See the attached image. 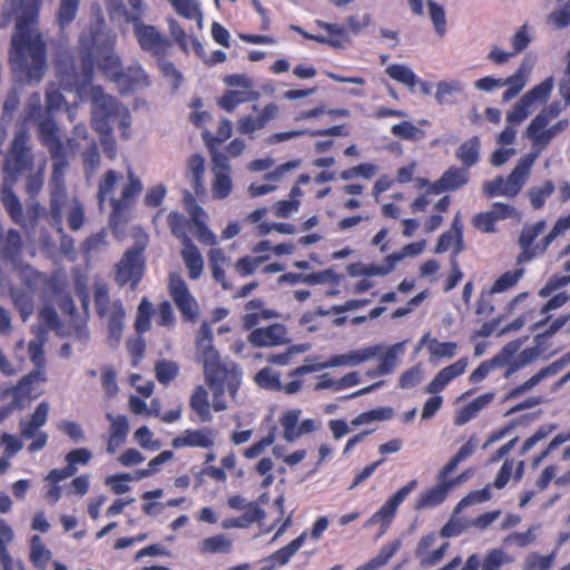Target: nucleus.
Segmentation results:
<instances>
[{"instance_id": "1", "label": "nucleus", "mask_w": 570, "mask_h": 570, "mask_svg": "<svg viewBox=\"0 0 570 570\" xmlns=\"http://www.w3.org/2000/svg\"><path fill=\"white\" fill-rule=\"evenodd\" d=\"M116 39V35L107 30L102 16L85 27L79 36L80 62L76 63L68 51L56 61V73L61 86L67 90L86 88L92 81L96 63L114 81L122 69L120 57L114 52Z\"/></svg>"}, {"instance_id": "2", "label": "nucleus", "mask_w": 570, "mask_h": 570, "mask_svg": "<svg viewBox=\"0 0 570 570\" xmlns=\"http://www.w3.org/2000/svg\"><path fill=\"white\" fill-rule=\"evenodd\" d=\"M42 0H19L16 6V26L11 37L9 61L29 81L39 82L48 68L47 45L39 31Z\"/></svg>"}, {"instance_id": "3", "label": "nucleus", "mask_w": 570, "mask_h": 570, "mask_svg": "<svg viewBox=\"0 0 570 570\" xmlns=\"http://www.w3.org/2000/svg\"><path fill=\"white\" fill-rule=\"evenodd\" d=\"M122 178L120 173L109 169L98 183V204L102 208L104 204L109 202L111 207L109 223L111 226L121 225L127 222L128 215L134 209L137 198L144 189L141 180L129 169L127 171V183L122 186L120 196L115 197L116 187Z\"/></svg>"}, {"instance_id": "4", "label": "nucleus", "mask_w": 570, "mask_h": 570, "mask_svg": "<svg viewBox=\"0 0 570 570\" xmlns=\"http://www.w3.org/2000/svg\"><path fill=\"white\" fill-rule=\"evenodd\" d=\"M120 111V105L112 96L107 95L101 88H96L92 95V126L101 134L100 144L107 158L114 160L117 156L116 140L111 135L110 122Z\"/></svg>"}, {"instance_id": "5", "label": "nucleus", "mask_w": 570, "mask_h": 570, "mask_svg": "<svg viewBox=\"0 0 570 570\" xmlns=\"http://www.w3.org/2000/svg\"><path fill=\"white\" fill-rule=\"evenodd\" d=\"M35 168V154L31 136L27 129L16 131L2 166V180L17 184L22 176Z\"/></svg>"}, {"instance_id": "6", "label": "nucleus", "mask_w": 570, "mask_h": 570, "mask_svg": "<svg viewBox=\"0 0 570 570\" xmlns=\"http://www.w3.org/2000/svg\"><path fill=\"white\" fill-rule=\"evenodd\" d=\"M94 303L97 316L107 323L109 345L117 347L122 336L126 317L121 299H111L108 285L100 283L94 287Z\"/></svg>"}, {"instance_id": "7", "label": "nucleus", "mask_w": 570, "mask_h": 570, "mask_svg": "<svg viewBox=\"0 0 570 570\" xmlns=\"http://www.w3.org/2000/svg\"><path fill=\"white\" fill-rule=\"evenodd\" d=\"M203 363L207 384L216 391V396L227 391L232 397H235L242 379L239 367L232 362H220L218 352L212 348L208 350L207 360Z\"/></svg>"}, {"instance_id": "8", "label": "nucleus", "mask_w": 570, "mask_h": 570, "mask_svg": "<svg viewBox=\"0 0 570 570\" xmlns=\"http://www.w3.org/2000/svg\"><path fill=\"white\" fill-rule=\"evenodd\" d=\"M475 446V442L470 439L459 449L450 461L440 470L438 474V483L420 493L415 502V510L434 508L445 501L449 492L451 491L445 483V478L454 472L462 461L473 454Z\"/></svg>"}, {"instance_id": "9", "label": "nucleus", "mask_w": 570, "mask_h": 570, "mask_svg": "<svg viewBox=\"0 0 570 570\" xmlns=\"http://www.w3.org/2000/svg\"><path fill=\"white\" fill-rule=\"evenodd\" d=\"M53 160L51 173V197H50V217L53 224H62V208L67 203V193L65 188V173L69 166L67 149H62L58 156H50Z\"/></svg>"}, {"instance_id": "10", "label": "nucleus", "mask_w": 570, "mask_h": 570, "mask_svg": "<svg viewBox=\"0 0 570 570\" xmlns=\"http://www.w3.org/2000/svg\"><path fill=\"white\" fill-rule=\"evenodd\" d=\"M145 245L135 243L116 264L115 281L119 286L127 284L134 289L142 278L145 269Z\"/></svg>"}, {"instance_id": "11", "label": "nucleus", "mask_w": 570, "mask_h": 570, "mask_svg": "<svg viewBox=\"0 0 570 570\" xmlns=\"http://www.w3.org/2000/svg\"><path fill=\"white\" fill-rule=\"evenodd\" d=\"M49 403L42 401L38 404L30 420H21L19 423L20 438L32 440L27 446L29 453H37L46 448L48 443V434L40 429L47 423L49 414Z\"/></svg>"}, {"instance_id": "12", "label": "nucleus", "mask_w": 570, "mask_h": 570, "mask_svg": "<svg viewBox=\"0 0 570 570\" xmlns=\"http://www.w3.org/2000/svg\"><path fill=\"white\" fill-rule=\"evenodd\" d=\"M168 294L178 308L185 322H196L199 316V306L190 293L187 283L178 273H169Z\"/></svg>"}, {"instance_id": "13", "label": "nucleus", "mask_w": 570, "mask_h": 570, "mask_svg": "<svg viewBox=\"0 0 570 570\" xmlns=\"http://www.w3.org/2000/svg\"><path fill=\"white\" fill-rule=\"evenodd\" d=\"M380 346H368L363 350L352 351L347 354H338L332 356L328 361L320 364H304L288 373L291 377H299L308 373L317 372L322 368L336 367L342 365H358L374 356L380 352Z\"/></svg>"}, {"instance_id": "14", "label": "nucleus", "mask_w": 570, "mask_h": 570, "mask_svg": "<svg viewBox=\"0 0 570 570\" xmlns=\"http://www.w3.org/2000/svg\"><path fill=\"white\" fill-rule=\"evenodd\" d=\"M553 89L552 77L546 78L542 82L534 86L525 92L513 106L507 115V121L510 125H519L530 114V108L537 102H544L551 95Z\"/></svg>"}, {"instance_id": "15", "label": "nucleus", "mask_w": 570, "mask_h": 570, "mask_svg": "<svg viewBox=\"0 0 570 570\" xmlns=\"http://www.w3.org/2000/svg\"><path fill=\"white\" fill-rule=\"evenodd\" d=\"M132 30L142 51L150 53L155 59L167 57L171 41L155 26L141 21L134 24Z\"/></svg>"}, {"instance_id": "16", "label": "nucleus", "mask_w": 570, "mask_h": 570, "mask_svg": "<svg viewBox=\"0 0 570 570\" xmlns=\"http://www.w3.org/2000/svg\"><path fill=\"white\" fill-rule=\"evenodd\" d=\"M417 487L415 479L400 488L391 495L384 504L366 521V527L380 524L381 534L385 533L395 518L399 507L405 501L409 494Z\"/></svg>"}, {"instance_id": "17", "label": "nucleus", "mask_w": 570, "mask_h": 570, "mask_svg": "<svg viewBox=\"0 0 570 570\" xmlns=\"http://www.w3.org/2000/svg\"><path fill=\"white\" fill-rule=\"evenodd\" d=\"M315 23L321 29L325 30L328 33V37L312 35L298 26H292L291 28L305 39L314 40L321 45H328L333 48H344L346 43H350V38L345 26L330 23L322 20H316Z\"/></svg>"}, {"instance_id": "18", "label": "nucleus", "mask_w": 570, "mask_h": 570, "mask_svg": "<svg viewBox=\"0 0 570 570\" xmlns=\"http://www.w3.org/2000/svg\"><path fill=\"white\" fill-rule=\"evenodd\" d=\"M42 379L40 372H30L22 377L19 383L11 390L12 401L8 406L0 407V424L9 417L14 409L24 407L31 400L38 396L32 389V380Z\"/></svg>"}, {"instance_id": "19", "label": "nucleus", "mask_w": 570, "mask_h": 570, "mask_svg": "<svg viewBox=\"0 0 570 570\" xmlns=\"http://www.w3.org/2000/svg\"><path fill=\"white\" fill-rule=\"evenodd\" d=\"M569 362H570V354H564L559 360L542 367L538 373L532 375L529 380H527L522 384L511 389L508 392V394L505 395V400L517 399V397L521 396L522 394L532 390L534 386H537L543 380L556 376L564 368V366Z\"/></svg>"}, {"instance_id": "20", "label": "nucleus", "mask_w": 570, "mask_h": 570, "mask_svg": "<svg viewBox=\"0 0 570 570\" xmlns=\"http://www.w3.org/2000/svg\"><path fill=\"white\" fill-rule=\"evenodd\" d=\"M254 347H273L288 342L287 328L281 323H274L265 327L254 328L247 337Z\"/></svg>"}, {"instance_id": "21", "label": "nucleus", "mask_w": 570, "mask_h": 570, "mask_svg": "<svg viewBox=\"0 0 570 570\" xmlns=\"http://www.w3.org/2000/svg\"><path fill=\"white\" fill-rule=\"evenodd\" d=\"M436 534L430 532L423 535L416 544L414 556L419 560L420 566L423 568H431L436 566L444 558L446 550L450 547L449 542L442 543L438 549L432 550L436 542Z\"/></svg>"}, {"instance_id": "22", "label": "nucleus", "mask_w": 570, "mask_h": 570, "mask_svg": "<svg viewBox=\"0 0 570 570\" xmlns=\"http://www.w3.org/2000/svg\"><path fill=\"white\" fill-rule=\"evenodd\" d=\"M184 203L196 228L198 240L204 245H216V236L206 224L207 215L205 210L196 204L194 196L189 191L185 193Z\"/></svg>"}, {"instance_id": "23", "label": "nucleus", "mask_w": 570, "mask_h": 570, "mask_svg": "<svg viewBox=\"0 0 570 570\" xmlns=\"http://www.w3.org/2000/svg\"><path fill=\"white\" fill-rule=\"evenodd\" d=\"M119 91L125 95L150 86V78L139 63L129 66L117 75L114 80Z\"/></svg>"}, {"instance_id": "24", "label": "nucleus", "mask_w": 570, "mask_h": 570, "mask_svg": "<svg viewBox=\"0 0 570 570\" xmlns=\"http://www.w3.org/2000/svg\"><path fill=\"white\" fill-rule=\"evenodd\" d=\"M535 159L537 154L525 155L507 178L502 177L503 196L514 197L520 193Z\"/></svg>"}, {"instance_id": "25", "label": "nucleus", "mask_w": 570, "mask_h": 570, "mask_svg": "<svg viewBox=\"0 0 570 570\" xmlns=\"http://www.w3.org/2000/svg\"><path fill=\"white\" fill-rule=\"evenodd\" d=\"M214 432L209 428H202L197 430L187 429L179 436L171 441L175 449L180 448H200L210 449L214 446Z\"/></svg>"}, {"instance_id": "26", "label": "nucleus", "mask_w": 570, "mask_h": 570, "mask_svg": "<svg viewBox=\"0 0 570 570\" xmlns=\"http://www.w3.org/2000/svg\"><path fill=\"white\" fill-rule=\"evenodd\" d=\"M37 131L40 144L48 149L50 156H58L66 148L60 138L59 127L51 116L38 122Z\"/></svg>"}, {"instance_id": "27", "label": "nucleus", "mask_w": 570, "mask_h": 570, "mask_svg": "<svg viewBox=\"0 0 570 570\" xmlns=\"http://www.w3.org/2000/svg\"><path fill=\"white\" fill-rule=\"evenodd\" d=\"M469 181L468 168H458L455 166L445 170L442 176L430 185L429 194L439 195L444 191L456 190Z\"/></svg>"}, {"instance_id": "28", "label": "nucleus", "mask_w": 570, "mask_h": 570, "mask_svg": "<svg viewBox=\"0 0 570 570\" xmlns=\"http://www.w3.org/2000/svg\"><path fill=\"white\" fill-rule=\"evenodd\" d=\"M544 220H538L533 225H527L522 228L519 237V245L521 247V253L518 256L519 264L529 262L537 256L534 240L544 230Z\"/></svg>"}, {"instance_id": "29", "label": "nucleus", "mask_w": 570, "mask_h": 570, "mask_svg": "<svg viewBox=\"0 0 570 570\" xmlns=\"http://www.w3.org/2000/svg\"><path fill=\"white\" fill-rule=\"evenodd\" d=\"M208 265L212 272V276L216 283H218L223 289L228 291L234 287L233 283L227 278L225 268L230 265V258L226 256L225 252L220 247H214L209 249Z\"/></svg>"}, {"instance_id": "30", "label": "nucleus", "mask_w": 570, "mask_h": 570, "mask_svg": "<svg viewBox=\"0 0 570 570\" xmlns=\"http://www.w3.org/2000/svg\"><path fill=\"white\" fill-rule=\"evenodd\" d=\"M106 419L110 422L107 452L114 454L127 439L129 422L126 415H114L111 413H107Z\"/></svg>"}, {"instance_id": "31", "label": "nucleus", "mask_w": 570, "mask_h": 570, "mask_svg": "<svg viewBox=\"0 0 570 570\" xmlns=\"http://www.w3.org/2000/svg\"><path fill=\"white\" fill-rule=\"evenodd\" d=\"M14 185L2 180L1 203L16 224L27 227L22 204L13 191Z\"/></svg>"}, {"instance_id": "32", "label": "nucleus", "mask_w": 570, "mask_h": 570, "mask_svg": "<svg viewBox=\"0 0 570 570\" xmlns=\"http://www.w3.org/2000/svg\"><path fill=\"white\" fill-rule=\"evenodd\" d=\"M181 258L188 271V277L193 281L198 279L204 271V259L194 242L181 245Z\"/></svg>"}, {"instance_id": "33", "label": "nucleus", "mask_w": 570, "mask_h": 570, "mask_svg": "<svg viewBox=\"0 0 570 570\" xmlns=\"http://www.w3.org/2000/svg\"><path fill=\"white\" fill-rule=\"evenodd\" d=\"M494 396L495 394L493 392H487L472 400L458 412L455 424L462 425L474 419L483 409L493 402Z\"/></svg>"}, {"instance_id": "34", "label": "nucleus", "mask_w": 570, "mask_h": 570, "mask_svg": "<svg viewBox=\"0 0 570 570\" xmlns=\"http://www.w3.org/2000/svg\"><path fill=\"white\" fill-rule=\"evenodd\" d=\"M245 309L248 312L244 316V326L246 328H254L261 320H269L277 316V313L272 309L264 308V302L262 298H253L245 305Z\"/></svg>"}, {"instance_id": "35", "label": "nucleus", "mask_w": 570, "mask_h": 570, "mask_svg": "<svg viewBox=\"0 0 570 570\" xmlns=\"http://www.w3.org/2000/svg\"><path fill=\"white\" fill-rule=\"evenodd\" d=\"M190 409L197 414V420L202 423L210 422L213 416L208 392L203 385H197L189 400Z\"/></svg>"}, {"instance_id": "36", "label": "nucleus", "mask_w": 570, "mask_h": 570, "mask_svg": "<svg viewBox=\"0 0 570 570\" xmlns=\"http://www.w3.org/2000/svg\"><path fill=\"white\" fill-rule=\"evenodd\" d=\"M307 539V532H302L296 539L285 547L272 553L266 561L272 562L269 566L282 567L289 562L293 556L302 548Z\"/></svg>"}, {"instance_id": "37", "label": "nucleus", "mask_w": 570, "mask_h": 570, "mask_svg": "<svg viewBox=\"0 0 570 570\" xmlns=\"http://www.w3.org/2000/svg\"><path fill=\"white\" fill-rule=\"evenodd\" d=\"M307 539V532H302L296 539L285 547L272 553L266 561L272 562L269 566L282 567L289 562L293 556L302 548Z\"/></svg>"}, {"instance_id": "38", "label": "nucleus", "mask_w": 570, "mask_h": 570, "mask_svg": "<svg viewBox=\"0 0 570 570\" xmlns=\"http://www.w3.org/2000/svg\"><path fill=\"white\" fill-rule=\"evenodd\" d=\"M258 94L246 90H226L217 100V105L227 112H233L240 104L256 100Z\"/></svg>"}, {"instance_id": "39", "label": "nucleus", "mask_w": 570, "mask_h": 570, "mask_svg": "<svg viewBox=\"0 0 570 570\" xmlns=\"http://www.w3.org/2000/svg\"><path fill=\"white\" fill-rule=\"evenodd\" d=\"M569 126L568 119H561L552 125L550 128L540 129L538 131L532 132L530 130V125L527 129L528 137L532 140L533 145L540 148H544L549 145V142L559 134L563 132Z\"/></svg>"}, {"instance_id": "40", "label": "nucleus", "mask_w": 570, "mask_h": 570, "mask_svg": "<svg viewBox=\"0 0 570 570\" xmlns=\"http://www.w3.org/2000/svg\"><path fill=\"white\" fill-rule=\"evenodd\" d=\"M168 227L171 234L179 239L181 245L189 244L193 239L189 236L193 222L178 212H170L167 217Z\"/></svg>"}, {"instance_id": "41", "label": "nucleus", "mask_w": 570, "mask_h": 570, "mask_svg": "<svg viewBox=\"0 0 570 570\" xmlns=\"http://www.w3.org/2000/svg\"><path fill=\"white\" fill-rule=\"evenodd\" d=\"M404 352L403 344L396 343L390 346L384 354L381 356L380 365L368 372L371 376L387 375L391 374L399 364V356Z\"/></svg>"}, {"instance_id": "42", "label": "nucleus", "mask_w": 570, "mask_h": 570, "mask_svg": "<svg viewBox=\"0 0 570 570\" xmlns=\"http://www.w3.org/2000/svg\"><path fill=\"white\" fill-rule=\"evenodd\" d=\"M428 342L426 348L430 354L431 361H440L442 358H451L455 355L458 344L455 342H440L436 338H430L429 334H425L421 344Z\"/></svg>"}, {"instance_id": "43", "label": "nucleus", "mask_w": 570, "mask_h": 570, "mask_svg": "<svg viewBox=\"0 0 570 570\" xmlns=\"http://www.w3.org/2000/svg\"><path fill=\"white\" fill-rule=\"evenodd\" d=\"M302 410L291 409L282 413L279 424L283 429V439L286 442H294L299 439L298 424Z\"/></svg>"}, {"instance_id": "44", "label": "nucleus", "mask_w": 570, "mask_h": 570, "mask_svg": "<svg viewBox=\"0 0 570 570\" xmlns=\"http://www.w3.org/2000/svg\"><path fill=\"white\" fill-rule=\"evenodd\" d=\"M480 139L478 136L465 140L456 150V158L464 165L465 168L474 166L480 158Z\"/></svg>"}, {"instance_id": "45", "label": "nucleus", "mask_w": 570, "mask_h": 570, "mask_svg": "<svg viewBox=\"0 0 570 570\" xmlns=\"http://www.w3.org/2000/svg\"><path fill=\"white\" fill-rule=\"evenodd\" d=\"M187 173L190 177L195 193H202L204 190L203 178L205 173V159L202 155L193 154L188 158Z\"/></svg>"}, {"instance_id": "46", "label": "nucleus", "mask_w": 570, "mask_h": 570, "mask_svg": "<svg viewBox=\"0 0 570 570\" xmlns=\"http://www.w3.org/2000/svg\"><path fill=\"white\" fill-rule=\"evenodd\" d=\"M568 229H570V214L567 216L560 217L551 228V230L538 243L535 244L537 256L543 255L551 243L560 235L564 234Z\"/></svg>"}, {"instance_id": "47", "label": "nucleus", "mask_w": 570, "mask_h": 570, "mask_svg": "<svg viewBox=\"0 0 570 570\" xmlns=\"http://www.w3.org/2000/svg\"><path fill=\"white\" fill-rule=\"evenodd\" d=\"M51 559V552L46 548L39 535H33L30 541V561L37 569L45 570Z\"/></svg>"}, {"instance_id": "48", "label": "nucleus", "mask_w": 570, "mask_h": 570, "mask_svg": "<svg viewBox=\"0 0 570 570\" xmlns=\"http://www.w3.org/2000/svg\"><path fill=\"white\" fill-rule=\"evenodd\" d=\"M13 539L11 527L0 518V563L3 570H13V561L7 549V544Z\"/></svg>"}, {"instance_id": "49", "label": "nucleus", "mask_w": 570, "mask_h": 570, "mask_svg": "<svg viewBox=\"0 0 570 570\" xmlns=\"http://www.w3.org/2000/svg\"><path fill=\"white\" fill-rule=\"evenodd\" d=\"M560 101H553L544 107L530 122V130L532 132L546 128L549 122L557 118L562 111Z\"/></svg>"}, {"instance_id": "50", "label": "nucleus", "mask_w": 570, "mask_h": 570, "mask_svg": "<svg viewBox=\"0 0 570 570\" xmlns=\"http://www.w3.org/2000/svg\"><path fill=\"white\" fill-rule=\"evenodd\" d=\"M269 258L271 255H245L237 259L234 264V269L240 277H247L253 275Z\"/></svg>"}, {"instance_id": "51", "label": "nucleus", "mask_w": 570, "mask_h": 570, "mask_svg": "<svg viewBox=\"0 0 570 570\" xmlns=\"http://www.w3.org/2000/svg\"><path fill=\"white\" fill-rule=\"evenodd\" d=\"M176 13L187 20H203V13L196 0H167Z\"/></svg>"}, {"instance_id": "52", "label": "nucleus", "mask_w": 570, "mask_h": 570, "mask_svg": "<svg viewBox=\"0 0 570 570\" xmlns=\"http://www.w3.org/2000/svg\"><path fill=\"white\" fill-rule=\"evenodd\" d=\"M385 72L395 81L405 85L411 90H414L417 79L415 73L407 66L393 63L390 65Z\"/></svg>"}, {"instance_id": "53", "label": "nucleus", "mask_w": 570, "mask_h": 570, "mask_svg": "<svg viewBox=\"0 0 570 570\" xmlns=\"http://www.w3.org/2000/svg\"><path fill=\"white\" fill-rule=\"evenodd\" d=\"M527 82V71L523 67H520L513 75L503 79V86H509V88L503 92V100H510L514 98L525 86Z\"/></svg>"}, {"instance_id": "54", "label": "nucleus", "mask_w": 570, "mask_h": 570, "mask_svg": "<svg viewBox=\"0 0 570 570\" xmlns=\"http://www.w3.org/2000/svg\"><path fill=\"white\" fill-rule=\"evenodd\" d=\"M254 380L259 387L268 391L281 392V387H283L279 374L273 371L271 367H264L259 370L255 374Z\"/></svg>"}, {"instance_id": "55", "label": "nucleus", "mask_w": 570, "mask_h": 570, "mask_svg": "<svg viewBox=\"0 0 570 570\" xmlns=\"http://www.w3.org/2000/svg\"><path fill=\"white\" fill-rule=\"evenodd\" d=\"M393 136L409 141H420L425 137V131L411 121H402L391 128Z\"/></svg>"}, {"instance_id": "56", "label": "nucleus", "mask_w": 570, "mask_h": 570, "mask_svg": "<svg viewBox=\"0 0 570 570\" xmlns=\"http://www.w3.org/2000/svg\"><path fill=\"white\" fill-rule=\"evenodd\" d=\"M401 541L394 540L387 544H384L376 557L364 563L370 570H376L385 566L394 554L400 550Z\"/></svg>"}, {"instance_id": "57", "label": "nucleus", "mask_w": 570, "mask_h": 570, "mask_svg": "<svg viewBox=\"0 0 570 570\" xmlns=\"http://www.w3.org/2000/svg\"><path fill=\"white\" fill-rule=\"evenodd\" d=\"M81 0H60L57 22L60 29L68 27L76 18Z\"/></svg>"}, {"instance_id": "58", "label": "nucleus", "mask_w": 570, "mask_h": 570, "mask_svg": "<svg viewBox=\"0 0 570 570\" xmlns=\"http://www.w3.org/2000/svg\"><path fill=\"white\" fill-rule=\"evenodd\" d=\"M233 131L232 122L228 119H222L218 124V128L216 135L213 136L208 131L203 132V139L208 149H213V147H218L220 144L226 141Z\"/></svg>"}, {"instance_id": "59", "label": "nucleus", "mask_w": 570, "mask_h": 570, "mask_svg": "<svg viewBox=\"0 0 570 570\" xmlns=\"http://www.w3.org/2000/svg\"><path fill=\"white\" fill-rule=\"evenodd\" d=\"M556 560V551L547 556L538 552H530L523 561V570H549Z\"/></svg>"}, {"instance_id": "60", "label": "nucleus", "mask_w": 570, "mask_h": 570, "mask_svg": "<svg viewBox=\"0 0 570 570\" xmlns=\"http://www.w3.org/2000/svg\"><path fill=\"white\" fill-rule=\"evenodd\" d=\"M214 176L215 177L212 187L213 197L216 199H225L233 189L230 171L225 173L222 170H216Z\"/></svg>"}, {"instance_id": "61", "label": "nucleus", "mask_w": 570, "mask_h": 570, "mask_svg": "<svg viewBox=\"0 0 570 570\" xmlns=\"http://www.w3.org/2000/svg\"><path fill=\"white\" fill-rule=\"evenodd\" d=\"M523 268H515L503 273L491 286V291L495 294L502 293L514 287L523 276Z\"/></svg>"}, {"instance_id": "62", "label": "nucleus", "mask_w": 570, "mask_h": 570, "mask_svg": "<svg viewBox=\"0 0 570 570\" xmlns=\"http://www.w3.org/2000/svg\"><path fill=\"white\" fill-rule=\"evenodd\" d=\"M92 459V453L87 448H78L69 451L66 456V466L75 475L78 470V465H88Z\"/></svg>"}, {"instance_id": "63", "label": "nucleus", "mask_w": 570, "mask_h": 570, "mask_svg": "<svg viewBox=\"0 0 570 570\" xmlns=\"http://www.w3.org/2000/svg\"><path fill=\"white\" fill-rule=\"evenodd\" d=\"M514 558L501 549L490 550L482 562V570H500L503 564L512 563Z\"/></svg>"}, {"instance_id": "64", "label": "nucleus", "mask_w": 570, "mask_h": 570, "mask_svg": "<svg viewBox=\"0 0 570 570\" xmlns=\"http://www.w3.org/2000/svg\"><path fill=\"white\" fill-rule=\"evenodd\" d=\"M494 292L483 289L479 296L475 307V314L480 320L490 318L495 311Z\"/></svg>"}]
</instances>
